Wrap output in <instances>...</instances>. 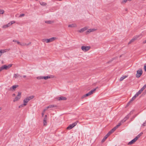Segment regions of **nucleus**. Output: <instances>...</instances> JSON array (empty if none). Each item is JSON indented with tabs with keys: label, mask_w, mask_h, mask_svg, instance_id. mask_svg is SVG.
Here are the masks:
<instances>
[{
	"label": "nucleus",
	"mask_w": 146,
	"mask_h": 146,
	"mask_svg": "<svg viewBox=\"0 0 146 146\" xmlns=\"http://www.w3.org/2000/svg\"><path fill=\"white\" fill-rule=\"evenodd\" d=\"M26 76L25 75H24L23 76V77L24 78H25L26 77Z\"/></svg>",
	"instance_id": "nucleus-55"
},
{
	"label": "nucleus",
	"mask_w": 146,
	"mask_h": 146,
	"mask_svg": "<svg viewBox=\"0 0 146 146\" xmlns=\"http://www.w3.org/2000/svg\"><path fill=\"white\" fill-rule=\"evenodd\" d=\"M4 12V11L3 10H0V14H3Z\"/></svg>",
	"instance_id": "nucleus-36"
},
{
	"label": "nucleus",
	"mask_w": 146,
	"mask_h": 146,
	"mask_svg": "<svg viewBox=\"0 0 146 146\" xmlns=\"http://www.w3.org/2000/svg\"><path fill=\"white\" fill-rule=\"evenodd\" d=\"M36 1H38V0H35Z\"/></svg>",
	"instance_id": "nucleus-62"
},
{
	"label": "nucleus",
	"mask_w": 146,
	"mask_h": 146,
	"mask_svg": "<svg viewBox=\"0 0 146 146\" xmlns=\"http://www.w3.org/2000/svg\"><path fill=\"white\" fill-rule=\"evenodd\" d=\"M56 38L55 37H52L49 39H44L42 40L43 42H46V43H49L52 42L54 41Z\"/></svg>",
	"instance_id": "nucleus-1"
},
{
	"label": "nucleus",
	"mask_w": 146,
	"mask_h": 146,
	"mask_svg": "<svg viewBox=\"0 0 146 146\" xmlns=\"http://www.w3.org/2000/svg\"><path fill=\"white\" fill-rule=\"evenodd\" d=\"M7 25V26L8 27H9L11 25L10 24V23H9Z\"/></svg>",
	"instance_id": "nucleus-48"
},
{
	"label": "nucleus",
	"mask_w": 146,
	"mask_h": 146,
	"mask_svg": "<svg viewBox=\"0 0 146 146\" xmlns=\"http://www.w3.org/2000/svg\"><path fill=\"white\" fill-rule=\"evenodd\" d=\"M43 76H40L36 77V78L38 80L43 79Z\"/></svg>",
	"instance_id": "nucleus-31"
},
{
	"label": "nucleus",
	"mask_w": 146,
	"mask_h": 146,
	"mask_svg": "<svg viewBox=\"0 0 146 146\" xmlns=\"http://www.w3.org/2000/svg\"><path fill=\"white\" fill-rule=\"evenodd\" d=\"M144 68L145 71L146 72V64H145L144 66Z\"/></svg>",
	"instance_id": "nucleus-46"
},
{
	"label": "nucleus",
	"mask_w": 146,
	"mask_h": 146,
	"mask_svg": "<svg viewBox=\"0 0 146 146\" xmlns=\"http://www.w3.org/2000/svg\"><path fill=\"white\" fill-rule=\"evenodd\" d=\"M142 126H146V123L145 122H144L142 124Z\"/></svg>",
	"instance_id": "nucleus-45"
},
{
	"label": "nucleus",
	"mask_w": 146,
	"mask_h": 146,
	"mask_svg": "<svg viewBox=\"0 0 146 146\" xmlns=\"http://www.w3.org/2000/svg\"><path fill=\"white\" fill-rule=\"evenodd\" d=\"M111 61H109V62H108V63H109V62H110Z\"/></svg>",
	"instance_id": "nucleus-61"
},
{
	"label": "nucleus",
	"mask_w": 146,
	"mask_h": 146,
	"mask_svg": "<svg viewBox=\"0 0 146 146\" xmlns=\"http://www.w3.org/2000/svg\"><path fill=\"white\" fill-rule=\"evenodd\" d=\"M92 94V92H90L84 95H83L82 97V98H83L88 96H90V95Z\"/></svg>",
	"instance_id": "nucleus-13"
},
{
	"label": "nucleus",
	"mask_w": 146,
	"mask_h": 146,
	"mask_svg": "<svg viewBox=\"0 0 146 146\" xmlns=\"http://www.w3.org/2000/svg\"><path fill=\"white\" fill-rule=\"evenodd\" d=\"M127 76H124L121 77L119 79V81H122L123 80L127 77Z\"/></svg>",
	"instance_id": "nucleus-20"
},
{
	"label": "nucleus",
	"mask_w": 146,
	"mask_h": 146,
	"mask_svg": "<svg viewBox=\"0 0 146 146\" xmlns=\"http://www.w3.org/2000/svg\"><path fill=\"white\" fill-rule=\"evenodd\" d=\"M56 107V105H49L48 106L46 107V108L47 109H48V108H54V107Z\"/></svg>",
	"instance_id": "nucleus-18"
},
{
	"label": "nucleus",
	"mask_w": 146,
	"mask_h": 146,
	"mask_svg": "<svg viewBox=\"0 0 146 146\" xmlns=\"http://www.w3.org/2000/svg\"><path fill=\"white\" fill-rule=\"evenodd\" d=\"M47 109L46 108L45 109H44V110H43V112H42V117H43L44 115V112H45V111L46 110H47Z\"/></svg>",
	"instance_id": "nucleus-28"
},
{
	"label": "nucleus",
	"mask_w": 146,
	"mask_h": 146,
	"mask_svg": "<svg viewBox=\"0 0 146 146\" xmlns=\"http://www.w3.org/2000/svg\"><path fill=\"white\" fill-rule=\"evenodd\" d=\"M143 73V72L142 69H140L137 72V74L136 75V76L137 78H139L140 77Z\"/></svg>",
	"instance_id": "nucleus-4"
},
{
	"label": "nucleus",
	"mask_w": 146,
	"mask_h": 146,
	"mask_svg": "<svg viewBox=\"0 0 146 146\" xmlns=\"http://www.w3.org/2000/svg\"><path fill=\"white\" fill-rule=\"evenodd\" d=\"M76 27V25L75 24H72L68 25V27Z\"/></svg>",
	"instance_id": "nucleus-21"
},
{
	"label": "nucleus",
	"mask_w": 146,
	"mask_h": 146,
	"mask_svg": "<svg viewBox=\"0 0 146 146\" xmlns=\"http://www.w3.org/2000/svg\"><path fill=\"white\" fill-rule=\"evenodd\" d=\"M117 129V128L114 127L113 129H112L110 131L111 132V133H112L115 130Z\"/></svg>",
	"instance_id": "nucleus-30"
},
{
	"label": "nucleus",
	"mask_w": 146,
	"mask_h": 146,
	"mask_svg": "<svg viewBox=\"0 0 146 146\" xmlns=\"http://www.w3.org/2000/svg\"><path fill=\"white\" fill-rule=\"evenodd\" d=\"M121 122L120 123H119L116 126H115V127L117 129L118 128V127L121 124Z\"/></svg>",
	"instance_id": "nucleus-34"
},
{
	"label": "nucleus",
	"mask_w": 146,
	"mask_h": 146,
	"mask_svg": "<svg viewBox=\"0 0 146 146\" xmlns=\"http://www.w3.org/2000/svg\"><path fill=\"white\" fill-rule=\"evenodd\" d=\"M7 27H8L7 25H5L3 26V28H5Z\"/></svg>",
	"instance_id": "nucleus-40"
},
{
	"label": "nucleus",
	"mask_w": 146,
	"mask_h": 146,
	"mask_svg": "<svg viewBox=\"0 0 146 146\" xmlns=\"http://www.w3.org/2000/svg\"><path fill=\"white\" fill-rule=\"evenodd\" d=\"M108 136L106 135L102 139V142H104L106 140V139L108 138Z\"/></svg>",
	"instance_id": "nucleus-23"
},
{
	"label": "nucleus",
	"mask_w": 146,
	"mask_h": 146,
	"mask_svg": "<svg viewBox=\"0 0 146 146\" xmlns=\"http://www.w3.org/2000/svg\"><path fill=\"white\" fill-rule=\"evenodd\" d=\"M46 23H50V21H46Z\"/></svg>",
	"instance_id": "nucleus-53"
},
{
	"label": "nucleus",
	"mask_w": 146,
	"mask_h": 146,
	"mask_svg": "<svg viewBox=\"0 0 146 146\" xmlns=\"http://www.w3.org/2000/svg\"><path fill=\"white\" fill-rule=\"evenodd\" d=\"M112 133H111V132L110 131L106 135L108 136H108H109L110 135H111V134Z\"/></svg>",
	"instance_id": "nucleus-37"
},
{
	"label": "nucleus",
	"mask_w": 146,
	"mask_h": 146,
	"mask_svg": "<svg viewBox=\"0 0 146 146\" xmlns=\"http://www.w3.org/2000/svg\"><path fill=\"white\" fill-rule=\"evenodd\" d=\"M17 42L18 44L20 45L21 43L17 41Z\"/></svg>",
	"instance_id": "nucleus-51"
},
{
	"label": "nucleus",
	"mask_w": 146,
	"mask_h": 146,
	"mask_svg": "<svg viewBox=\"0 0 146 146\" xmlns=\"http://www.w3.org/2000/svg\"><path fill=\"white\" fill-rule=\"evenodd\" d=\"M2 108H0V110H1Z\"/></svg>",
	"instance_id": "nucleus-60"
},
{
	"label": "nucleus",
	"mask_w": 146,
	"mask_h": 146,
	"mask_svg": "<svg viewBox=\"0 0 146 146\" xmlns=\"http://www.w3.org/2000/svg\"><path fill=\"white\" fill-rule=\"evenodd\" d=\"M25 14H21L19 16V17H23L25 16Z\"/></svg>",
	"instance_id": "nucleus-38"
},
{
	"label": "nucleus",
	"mask_w": 146,
	"mask_h": 146,
	"mask_svg": "<svg viewBox=\"0 0 146 146\" xmlns=\"http://www.w3.org/2000/svg\"><path fill=\"white\" fill-rule=\"evenodd\" d=\"M12 64H9L8 66L4 65L1 67L2 70H7L12 66Z\"/></svg>",
	"instance_id": "nucleus-2"
},
{
	"label": "nucleus",
	"mask_w": 146,
	"mask_h": 146,
	"mask_svg": "<svg viewBox=\"0 0 146 146\" xmlns=\"http://www.w3.org/2000/svg\"><path fill=\"white\" fill-rule=\"evenodd\" d=\"M87 28L86 27H84L81 29L79 31L80 33H82L87 29Z\"/></svg>",
	"instance_id": "nucleus-17"
},
{
	"label": "nucleus",
	"mask_w": 146,
	"mask_h": 146,
	"mask_svg": "<svg viewBox=\"0 0 146 146\" xmlns=\"http://www.w3.org/2000/svg\"><path fill=\"white\" fill-rule=\"evenodd\" d=\"M10 23L11 25H12V24H13L14 23H15V22L14 21H11Z\"/></svg>",
	"instance_id": "nucleus-43"
},
{
	"label": "nucleus",
	"mask_w": 146,
	"mask_h": 146,
	"mask_svg": "<svg viewBox=\"0 0 146 146\" xmlns=\"http://www.w3.org/2000/svg\"><path fill=\"white\" fill-rule=\"evenodd\" d=\"M137 96L135 94V95L132 98L133 100H135Z\"/></svg>",
	"instance_id": "nucleus-42"
},
{
	"label": "nucleus",
	"mask_w": 146,
	"mask_h": 146,
	"mask_svg": "<svg viewBox=\"0 0 146 146\" xmlns=\"http://www.w3.org/2000/svg\"><path fill=\"white\" fill-rule=\"evenodd\" d=\"M133 99L132 98V99H131V100L129 101V103H131L133 100Z\"/></svg>",
	"instance_id": "nucleus-44"
},
{
	"label": "nucleus",
	"mask_w": 146,
	"mask_h": 146,
	"mask_svg": "<svg viewBox=\"0 0 146 146\" xmlns=\"http://www.w3.org/2000/svg\"><path fill=\"white\" fill-rule=\"evenodd\" d=\"M98 88V87H96L95 88L93 89V90H91L90 92H92V94L93 93H94L96 90Z\"/></svg>",
	"instance_id": "nucleus-27"
},
{
	"label": "nucleus",
	"mask_w": 146,
	"mask_h": 146,
	"mask_svg": "<svg viewBox=\"0 0 146 146\" xmlns=\"http://www.w3.org/2000/svg\"><path fill=\"white\" fill-rule=\"evenodd\" d=\"M2 71L1 67L0 68V72Z\"/></svg>",
	"instance_id": "nucleus-56"
},
{
	"label": "nucleus",
	"mask_w": 146,
	"mask_h": 146,
	"mask_svg": "<svg viewBox=\"0 0 146 146\" xmlns=\"http://www.w3.org/2000/svg\"><path fill=\"white\" fill-rule=\"evenodd\" d=\"M57 99L58 100L60 101L61 100H66L67 99V98L65 97L61 96L60 97L57 98Z\"/></svg>",
	"instance_id": "nucleus-12"
},
{
	"label": "nucleus",
	"mask_w": 146,
	"mask_h": 146,
	"mask_svg": "<svg viewBox=\"0 0 146 146\" xmlns=\"http://www.w3.org/2000/svg\"><path fill=\"white\" fill-rule=\"evenodd\" d=\"M43 79L46 80L50 78L51 77L49 76H43Z\"/></svg>",
	"instance_id": "nucleus-25"
},
{
	"label": "nucleus",
	"mask_w": 146,
	"mask_h": 146,
	"mask_svg": "<svg viewBox=\"0 0 146 146\" xmlns=\"http://www.w3.org/2000/svg\"><path fill=\"white\" fill-rule=\"evenodd\" d=\"M29 101L28 100V99H27V98H25L24 100H23V102L25 104H26V105H27V103L29 102Z\"/></svg>",
	"instance_id": "nucleus-22"
},
{
	"label": "nucleus",
	"mask_w": 146,
	"mask_h": 146,
	"mask_svg": "<svg viewBox=\"0 0 146 146\" xmlns=\"http://www.w3.org/2000/svg\"><path fill=\"white\" fill-rule=\"evenodd\" d=\"M97 30L96 29H88V30L86 32V33L87 34L90 33L91 32H92L94 31H96Z\"/></svg>",
	"instance_id": "nucleus-10"
},
{
	"label": "nucleus",
	"mask_w": 146,
	"mask_h": 146,
	"mask_svg": "<svg viewBox=\"0 0 146 146\" xmlns=\"http://www.w3.org/2000/svg\"><path fill=\"white\" fill-rule=\"evenodd\" d=\"M145 43H146V39L143 42V44H144Z\"/></svg>",
	"instance_id": "nucleus-50"
},
{
	"label": "nucleus",
	"mask_w": 146,
	"mask_h": 146,
	"mask_svg": "<svg viewBox=\"0 0 146 146\" xmlns=\"http://www.w3.org/2000/svg\"><path fill=\"white\" fill-rule=\"evenodd\" d=\"M139 36L138 35L134 37L129 42L128 44H130L131 43L133 42L135 40H137Z\"/></svg>",
	"instance_id": "nucleus-8"
},
{
	"label": "nucleus",
	"mask_w": 146,
	"mask_h": 146,
	"mask_svg": "<svg viewBox=\"0 0 146 146\" xmlns=\"http://www.w3.org/2000/svg\"><path fill=\"white\" fill-rule=\"evenodd\" d=\"M10 50V49H5L4 50H0V51H1V53H5L7 51H9Z\"/></svg>",
	"instance_id": "nucleus-15"
},
{
	"label": "nucleus",
	"mask_w": 146,
	"mask_h": 146,
	"mask_svg": "<svg viewBox=\"0 0 146 146\" xmlns=\"http://www.w3.org/2000/svg\"><path fill=\"white\" fill-rule=\"evenodd\" d=\"M130 103H129V102L127 103V106H128L129 104H130Z\"/></svg>",
	"instance_id": "nucleus-58"
},
{
	"label": "nucleus",
	"mask_w": 146,
	"mask_h": 146,
	"mask_svg": "<svg viewBox=\"0 0 146 146\" xmlns=\"http://www.w3.org/2000/svg\"><path fill=\"white\" fill-rule=\"evenodd\" d=\"M21 93L19 92L18 93L16 97L13 100V102H15L19 100L21 97Z\"/></svg>",
	"instance_id": "nucleus-6"
},
{
	"label": "nucleus",
	"mask_w": 146,
	"mask_h": 146,
	"mask_svg": "<svg viewBox=\"0 0 146 146\" xmlns=\"http://www.w3.org/2000/svg\"><path fill=\"white\" fill-rule=\"evenodd\" d=\"M26 104H25V103H23V104H21L19 106V108H21L22 107H24V106H26Z\"/></svg>",
	"instance_id": "nucleus-32"
},
{
	"label": "nucleus",
	"mask_w": 146,
	"mask_h": 146,
	"mask_svg": "<svg viewBox=\"0 0 146 146\" xmlns=\"http://www.w3.org/2000/svg\"><path fill=\"white\" fill-rule=\"evenodd\" d=\"M125 11H127V8H126L125 9Z\"/></svg>",
	"instance_id": "nucleus-57"
},
{
	"label": "nucleus",
	"mask_w": 146,
	"mask_h": 146,
	"mask_svg": "<svg viewBox=\"0 0 146 146\" xmlns=\"http://www.w3.org/2000/svg\"><path fill=\"white\" fill-rule=\"evenodd\" d=\"M26 44L25 43H21L20 44V45L21 46H25L26 45Z\"/></svg>",
	"instance_id": "nucleus-35"
},
{
	"label": "nucleus",
	"mask_w": 146,
	"mask_h": 146,
	"mask_svg": "<svg viewBox=\"0 0 146 146\" xmlns=\"http://www.w3.org/2000/svg\"><path fill=\"white\" fill-rule=\"evenodd\" d=\"M137 96L135 94V95L132 98L133 100H135Z\"/></svg>",
	"instance_id": "nucleus-41"
},
{
	"label": "nucleus",
	"mask_w": 146,
	"mask_h": 146,
	"mask_svg": "<svg viewBox=\"0 0 146 146\" xmlns=\"http://www.w3.org/2000/svg\"><path fill=\"white\" fill-rule=\"evenodd\" d=\"M127 1H129V0H123L121 2V3L122 4H124L127 2Z\"/></svg>",
	"instance_id": "nucleus-33"
},
{
	"label": "nucleus",
	"mask_w": 146,
	"mask_h": 146,
	"mask_svg": "<svg viewBox=\"0 0 146 146\" xmlns=\"http://www.w3.org/2000/svg\"><path fill=\"white\" fill-rule=\"evenodd\" d=\"M31 44V42H30L28 44H26V46H28L29 45H30Z\"/></svg>",
	"instance_id": "nucleus-49"
},
{
	"label": "nucleus",
	"mask_w": 146,
	"mask_h": 146,
	"mask_svg": "<svg viewBox=\"0 0 146 146\" xmlns=\"http://www.w3.org/2000/svg\"><path fill=\"white\" fill-rule=\"evenodd\" d=\"M12 96L13 97L15 96V94H13Z\"/></svg>",
	"instance_id": "nucleus-54"
},
{
	"label": "nucleus",
	"mask_w": 146,
	"mask_h": 146,
	"mask_svg": "<svg viewBox=\"0 0 146 146\" xmlns=\"http://www.w3.org/2000/svg\"><path fill=\"white\" fill-rule=\"evenodd\" d=\"M40 4L42 6H46L47 4L45 2H42L40 3Z\"/></svg>",
	"instance_id": "nucleus-24"
},
{
	"label": "nucleus",
	"mask_w": 146,
	"mask_h": 146,
	"mask_svg": "<svg viewBox=\"0 0 146 146\" xmlns=\"http://www.w3.org/2000/svg\"><path fill=\"white\" fill-rule=\"evenodd\" d=\"M47 115H45L43 119V123L44 125V126H46L47 124Z\"/></svg>",
	"instance_id": "nucleus-11"
},
{
	"label": "nucleus",
	"mask_w": 146,
	"mask_h": 146,
	"mask_svg": "<svg viewBox=\"0 0 146 146\" xmlns=\"http://www.w3.org/2000/svg\"><path fill=\"white\" fill-rule=\"evenodd\" d=\"M145 88V86H143L140 90L142 92L143 90Z\"/></svg>",
	"instance_id": "nucleus-39"
},
{
	"label": "nucleus",
	"mask_w": 146,
	"mask_h": 146,
	"mask_svg": "<svg viewBox=\"0 0 146 146\" xmlns=\"http://www.w3.org/2000/svg\"><path fill=\"white\" fill-rule=\"evenodd\" d=\"M34 96H30L27 97L26 98L28 99V100L29 101L33 99L34 98Z\"/></svg>",
	"instance_id": "nucleus-19"
},
{
	"label": "nucleus",
	"mask_w": 146,
	"mask_h": 146,
	"mask_svg": "<svg viewBox=\"0 0 146 146\" xmlns=\"http://www.w3.org/2000/svg\"><path fill=\"white\" fill-rule=\"evenodd\" d=\"M18 87V85H15L12 86V87L10 88V90H11L12 89L13 90H15L16 88H17Z\"/></svg>",
	"instance_id": "nucleus-14"
},
{
	"label": "nucleus",
	"mask_w": 146,
	"mask_h": 146,
	"mask_svg": "<svg viewBox=\"0 0 146 146\" xmlns=\"http://www.w3.org/2000/svg\"><path fill=\"white\" fill-rule=\"evenodd\" d=\"M142 92L140 90L135 95L138 96Z\"/></svg>",
	"instance_id": "nucleus-29"
},
{
	"label": "nucleus",
	"mask_w": 146,
	"mask_h": 146,
	"mask_svg": "<svg viewBox=\"0 0 146 146\" xmlns=\"http://www.w3.org/2000/svg\"><path fill=\"white\" fill-rule=\"evenodd\" d=\"M133 113L132 111H131L121 121V122L123 123L125 122L129 117Z\"/></svg>",
	"instance_id": "nucleus-3"
},
{
	"label": "nucleus",
	"mask_w": 146,
	"mask_h": 146,
	"mask_svg": "<svg viewBox=\"0 0 146 146\" xmlns=\"http://www.w3.org/2000/svg\"><path fill=\"white\" fill-rule=\"evenodd\" d=\"M144 86H145V87L146 88V84Z\"/></svg>",
	"instance_id": "nucleus-59"
},
{
	"label": "nucleus",
	"mask_w": 146,
	"mask_h": 146,
	"mask_svg": "<svg viewBox=\"0 0 146 146\" xmlns=\"http://www.w3.org/2000/svg\"><path fill=\"white\" fill-rule=\"evenodd\" d=\"M137 139H136V138H135L133 139L131 141L129 142L128 143V145H130L132 144H133L134 143H135Z\"/></svg>",
	"instance_id": "nucleus-9"
},
{
	"label": "nucleus",
	"mask_w": 146,
	"mask_h": 146,
	"mask_svg": "<svg viewBox=\"0 0 146 146\" xmlns=\"http://www.w3.org/2000/svg\"><path fill=\"white\" fill-rule=\"evenodd\" d=\"M17 40H13V42H17Z\"/></svg>",
	"instance_id": "nucleus-52"
},
{
	"label": "nucleus",
	"mask_w": 146,
	"mask_h": 146,
	"mask_svg": "<svg viewBox=\"0 0 146 146\" xmlns=\"http://www.w3.org/2000/svg\"><path fill=\"white\" fill-rule=\"evenodd\" d=\"M136 115L134 116L133 117V118L131 119V121H132L133 120V119L135 117H136Z\"/></svg>",
	"instance_id": "nucleus-47"
},
{
	"label": "nucleus",
	"mask_w": 146,
	"mask_h": 146,
	"mask_svg": "<svg viewBox=\"0 0 146 146\" xmlns=\"http://www.w3.org/2000/svg\"><path fill=\"white\" fill-rule=\"evenodd\" d=\"M90 48V46H82L81 47V49L84 52H86L88 51Z\"/></svg>",
	"instance_id": "nucleus-5"
},
{
	"label": "nucleus",
	"mask_w": 146,
	"mask_h": 146,
	"mask_svg": "<svg viewBox=\"0 0 146 146\" xmlns=\"http://www.w3.org/2000/svg\"><path fill=\"white\" fill-rule=\"evenodd\" d=\"M77 124L76 122H75L72 124L69 125L67 128V129H70L72 128Z\"/></svg>",
	"instance_id": "nucleus-7"
},
{
	"label": "nucleus",
	"mask_w": 146,
	"mask_h": 146,
	"mask_svg": "<svg viewBox=\"0 0 146 146\" xmlns=\"http://www.w3.org/2000/svg\"><path fill=\"white\" fill-rule=\"evenodd\" d=\"M21 77V76L18 74H14L13 75V77L15 78H17L19 77Z\"/></svg>",
	"instance_id": "nucleus-16"
},
{
	"label": "nucleus",
	"mask_w": 146,
	"mask_h": 146,
	"mask_svg": "<svg viewBox=\"0 0 146 146\" xmlns=\"http://www.w3.org/2000/svg\"><path fill=\"white\" fill-rule=\"evenodd\" d=\"M143 134L142 132H141L138 135L135 137L137 139L140 137V136Z\"/></svg>",
	"instance_id": "nucleus-26"
}]
</instances>
